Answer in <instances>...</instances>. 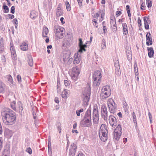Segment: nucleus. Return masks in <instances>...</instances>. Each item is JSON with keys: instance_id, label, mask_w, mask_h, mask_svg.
I'll list each match as a JSON object with an SVG mask.
<instances>
[{"instance_id": "39448f33", "label": "nucleus", "mask_w": 156, "mask_h": 156, "mask_svg": "<svg viewBox=\"0 0 156 156\" xmlns=\"http://www.w3.org/2000/svg\"><path fill=\"white\" fill-rule=\"evenodd\" d=\"M107 105L111 113H114L117 110L116 105L112 98H109L108 100Z\"/></svg>"}, {"instance_id": "49530a36", "label": "nucleus", "mask_w": 156, "mask_h": 156, "mask_svg": "<svg viewBox=\"0 0 156 156\" xmlns=\"http://www.w3.org/2000/svg\"><path fill=\"white\" fill-rule=\"evenodd\" d=\"M63 13L62 11V10L59 11H56V15L57 16H59L62 15Z\"/></svg>"}, {"instance_id": "f3484780", "label": "nucleus", "mask_w": 156, "mask_h": 156, "mask_svg": "<svg viewBox=\"0 0 156 156\" xmlns=\"http://www.w3.org/2000/svg\"><path fill=\"white\" fill-rule=\"evenodd\" d=\"M126 54L127 58L129 61L132 59V55L131 51V48L129 47H127L126 48Z\"/></svg>"}, {"instance_id": "0eeeda50", "label": "nucleus", "mask_w": 156, "mask_h": 156, "mask_svg": "<svg viewBox=\"0 0 156 156\" xmlns=\"http://www.w3.org/2000/svg\"><path fill=\"white\" fill-rule=\"evenodd\" d=\"M101 116L104 120L107 121L108 119V112L105 104L101 105Z\"/></svg>"}, {"instance_id": "4d7b16f0", "label": "nucleus", "mask_w": 156, "mask_h": 156, "mask_svg": "<svg viewBox=\"0 0 156 156\" xmlns=\"http://www.w3.org/2000/svg\"><path fill=\"white\" fill-rule=\"evenodd\" d=\"M146 6L145 5L144 3H142L141 6H140V8L141 9L144 10L145 9V8Z\"/></svg>"}, {"instance_id": "cd10ccee", "label": "nucleus", "mask_w": 156, "mask_h": 156, "mask_svg": "<svg viewBox=\"0 0 156 156\" xmlns=\"http://www.w3.org/2000/svg\"><path fill=\"white\" fill-rule=\"evenodd\" d=\"M4 42L2 38L0 39V51L2 52L4 49Z\"/></svg>"}, {"instance_id": "4c0bfd02", "label": "nucleus", "mask_w": 156, "mask_h": 156, "mask_svg": "<svg viewBox=\"0 0 156 156\" xmlns=\"http://www.w3.org/2000/svg\"><path fill=\"white\" fill-rule=\"evenodd\" d=\"M56 125L58 130L59 131V133H60L62 129L61 128V123L60 122H58L56 123Z\"/></svg>"}, {"instance_id": "a211bd4d", "label": "nucleus", "mask_w": 156, "mask_h": 156, "mask_svg": "<svg viewBox=\"0 0 156 156\" xmlns=\"http://www.w3.org/2000/svg\"><path fill=\"white\" fill-rule=\"evenodd\" d=\"M6 88V85L2 81L0 80V93H4Z\"/></svg>"}, {"instance_id": "052dcab7", "label": "nucleus", "mask_w": 156, "mask_h": 156, "mask_svg": "<svg viewBox=\"0 0 156 156\" xmlns=\"http://www.w3.org/2000/svg\"><path fill=\"white\" fill-rule=\"evenodd\" d=\"M13 23H15V25H18V21L16 19H14L13 20Z\"/></svg>"}, {"instance_id": "393cba45", "label": "nucleus", "mask_w": 156, "mask_h": 156, "mask_svg": "<svg viewBox=\"0 0 156 156\" xmlns=\"http://www.w3.org/2000/svg\"><path fill=\"white\" fill-rule=\"evenodd\" d=\"M20 48L23 51H27L28 49V44L25 42L23 43L20 45Z\"/></svg>"}, {"instance_id": "5701e85b", "label": "nucleus", "mask_w": 156, "mask_h": 156, "mask_svg": "<svg viewBox=\"0 0 156 156\" xmlns=\"http://www.w3.org/2000/svg\"><path fill=\"white\" fill-rule=\"evenodd\" d=\"M121 133H118V132L114 131L113 133V138L117 141H118L119 139Z\"/></svg>"}, {"instance_id": "a878e982", "label": "nucleus", "mask_w": 156, "mask_h": 156, "mask_svg": "<svg viewBox=\"0 0 156 156\" xmlns=\"http://www.w3.org/2000/svg\"><path fill=\"white\" fill-rule=\"evenodd\" d=\"M147 50L148 51V55L149 57H152L154 53V51L153 48L152 47L150 48H147Z\"/></svg>"}, {"instance_id": "bb28decb", "label": "nucleus", "mask_w": 156, "mask_h": 156, "mask_svg": "<svg viewBox=\"0 0 156 156\" xmlns=\"http://www.w3.org/2000/svg\"><path fill=\"white\" fill-rule=\"evenodd\" d=\"M48 33V28L46 27H44L43 28L42 32V36L43 37H47V35Z\"/></svg>"}, {"instance_id": "ddd939ff", "label": "nucleus", "mask_w": 156, "mask_h": 156, "mask_svg": "<svg viewBox=\"0 0 156 156\" xmlns=\"http://www.w3.org/2000/svg\"><path fill=\"white\" fill-rule=\"evenodd\" d=\"M80 124L83 126L90 127L91 125V119H83L80 122Z\"/></svg>"}, {"instance_id": "423d86ee", "label": "nucleus", "mask_w": 156, "mask_h": 156, "mask_svg": "<svg viewBox=\"0 0 156 156\" xmlns=\"http://www.w3.org/2000/svg\"><path fill=\"white\" fill-rule=\"evenodd\" d=\"M93 121L95 124H97L99 122V114L98 107L94 106L93 111Z\"/></svg>"}, {"instance_id": "b1692460", "label": "nucleus", "mask_w": 156, "mask_h": 156, "mask_svg": "<svg viewBox=\"0 0 156 156\" xmlns=\"http://www.w3.org/2000/svg\"><path fill=\"white\" fill-rule=\"evenodd\" d=\"M101 82L100 79H93V86L94 87H97L99 86Z\"/></svg>"}, {"instance_id": "7c9ffc66", "label": "nucleus", "mask_w": 156, "mask_h": 156, "mask_svg": "<svg viewBox=\"0 0 156 156\" xmlns=\"http://www.w3.org/2000/svg\"><path fill=\"white\" fill-rule=\"evenodd\" d=\"M28 63L30 66H32L33 65V59L32 56L30 55L28 57Z\"/></svg>"}, {"instance_id": "3c124183", "label": "nucleus", "mask_w": 156, "mask_h": 156, "mask_svg": "<svg viewBox=\"0 0 156 156\" xmlns=\"http://www.w3.org/2000/svg\"><path fill=\"white\" fill-rule=\"evenodd\" d=\"M10 50L11 52H12L13 51H16L13 44H10Z\"/></svg>"}, {"instance_id": "79ce46f5", "label": "nucleus", "mask_w": 156, "mask_h": 156, "mask_svg": "<svg viewBox=\"0 0 156 156\" xmlns=\"http://www.w3.org/2000/svg\"><path fill=\"white\" fill-rule=\"evenodd\" d=\"M66 5L67 10L69 11H70L71 10V7L68 1H66Z\"/></svg>"}, {"instance_id": "9d476101", "label": "nucleus", "mask_w": 156, "mask_h": 156, "mask_svg": "<svg viewBox=\"0 0 156 156\" xmlns=\"http://www.w3.org/2000/svg\"><path fill=\"white\" fill-rule=\"evenodd\" d=\"M109 123L112 127L115 128L117 125L116 119L114 116L110 115L109 117Z\"/></svg>"}, {"instance_id": "58836bf2", "label": "nucleus", "mask_w": 156, "mask_h": 156, "mask_svg": "<svg viewBox=\"0 0 156 156\" xmlns=\"http://www.w3.org/2000/svg\"><path fill=\"white\" fill-rule=\"evenodd\" d=\"M11 53L12 59L14 60H16L17 57L16 51H13L12 52H11Z\"/></svg>"}, {"instance_id": "c85d7f7f", "label": "nucleus", "mask_w": 156, "mask_h": 156, "mask_svg": "<svg viewBox=\"0 0 156 156\" xmlns=\"http://www.w3.org/2000/svg\"><path fill=\"white\" fill-rule=\"evenodd\" d=\"M30 16L32 19H35L37 17V13L35 11H32L30 13Z\"/></svg>"}, {"instance_id": "6ab92c4d", "label": "nucleus", "mask_w": 156, "mask_h": 156, "mask_svg": "<svg viewBox=\"0 0 156 156\" xmlns=\"http://www.w3.org/2000/svg\"><path fill=\"white\" fill-rule=\"evenodd\" d=\"M83 119H91V109L89 108L86 112Z\"/></svg>"}, {"instance_id": "37998d69", "label": "nucleus", "mask_w": 156, "mask_h": 156, "mask_svg": "<svg viewBox=\"0 0 156 156\" xmlns=\"http://www.w3.org/2000/svg\"><path fill=\"white\" fill-rule=\"evenodd\" d=\"M146 4L148 8H149L152 6V2L151 0H147Z\"/></svg>"}, {"instance_id": "2f4dec72", "label": "nucleus", "mask_w": 156, "mask_h": 156, "mask_svg": "<svg viewBox=\"0 0 156 156\" xmlns=\"http://www.w3.org/2000/svg\"><path fill=\"white\" fill-rule=\"evenodd\" d=\"M68 90H64L62 93V96L63 98H67V95L68 94Z\"/></svg>"}, {"instance_id": "bf43d9fd", "label": "nucleus", "mask_w": 156, "mask_h": 156, "mask_svg": "<svg viewBox=\"0 0 156 156\" xmlns=\"http://www.w3.org/2000/svg\"><path fill=\"white\" fill-rule=\"evenodd\" d=\"M122 13L121 11H118L116 12V16L117 17L119 16Z\"/></svg>"}, {"instance_id": "ea45409f", "label": "nucleus", "mask_w": 156, "mask_h": 156, "mask_svg": "<svg viewBox=\"0 0 156 156\" xmlns=\"http://www.w3.org/2000/svg\"><path fill=\"white\" fill-rule=\"evenodd\" d=\"M5 78L8 79V81L10 82L12 84V78L11 75H9L6 76Z\"/></svg>"}, {"instance_id": "864d4df0", "label": "nucleus", "mask_w": 156, "mask_h": 156, "mask_svg": "<svg viewBox=\"0 0 156 156\" xmlns=\"http://www.w3.org/2000/svg\"><path fill=\"white\" fill-rule=\"evenodd\" d=\"M64 83L66 87H67L69 85V82L66 80H64Z\"/></svg>"}, {"instance_id": "0e129e2a", "label": "nucleus", "mask_w": 156, "mask_h": 156, "mask_svg": "<svg viewBox=\"0 0 156 156\" xmlns=\"http://www.w3.org/2000/svg\"><path fill=\"white\" fill-rule=\"evenodd\" d=\"M141 20L140 17L138 18V23L139 24H140V26H141Z\"/></svg>"}, {"instance_id": "f257e3e1", "label": "nucleus", "mask_w": 156, "mask_h": 156, "mask_svg": "<svg viewBox=\"0 0 156 156\" xmlns=\"http://www.w3.org/2000/svg\"><path fill=\"white\" fill-rule=\"evenodd\" d=\"M1 116L3 123L6 125H12L16 121V116L15 113L9 108L2 109Z\"/></svg>"}, {"instance_id": "5fc2aeb1", "label": "nucleus", "mask_w": 156, "mask_h": 156, "mask_svg": "<svg viewBox=\"0 0 156 156\" xmlns=\"http://www.w3.org/2000/svg\"><path fill=\"white\" fill-rule=\"evenodd\" d=\"M15 7L14 6H12L11 9V13L14 14L15 13Z\"/></svg>"}, {"instance_id": "603ef678", "label": "nucleus", "mask_w": 156, "mask_h": 156, "mask_svg": "<svg viewBox=\"0 0 156 156\" xmlns=\"http://www.w3.org/2000/svg\"><path fill=\"white\" fill-rule=\"evenodd\" d=\"M26 151L30 154H32V151L30 147L27 148L26 150Z\"/></svg>"}, {"instance_id": "72a5a7b5", "label": "nucleus", "mask_w": 156, "mask_h": 156, "mask_svg": "<svg viewBox=\"0 0 156 156\" xmlns=\"http://www.w3.org/2000/svg\"><path fill=\"white\" fill-rule=\"evenodd\" d=\"M16 103L15 101H13L10 103V107L11 108L15 111H16Z\"/></svg>"}, {"instance_id": "4468645a", "label": "nucleus", "mask_w": 156, "mask_h": 156, "mask_svg": "<svg viewBox=\"0 0 156 156\" xmlns=\"http://www.w3.org/2000/svg\"><path fill=\"white\" fill-rule=\"evenodd\" d=\"M81 54L80 52H79V51L77 53L75 54L74 56V60L73 62L74 64H77L80 62L81 60L80 54Z\"/></svg>"}, {"instance_id": "6e6552de", "label": "nucleus", "mask_w": 156, "mask_h": 156, "mask_svg": "<svg viewBox=\"0 0 156 156\" xmlns=\"http://www.w3.org/2000/svg\"><path fill=\"white\" fill-rule=\"evenodd\" d=\"M90 91L88 89H87L86 90L84 91L83 93V95L82 96V98L85 104H88V103L90 99Z\"/></svg>"}, {"instance_id": "338daca9", "label": "nucleus", "mask_w": 156, "mask_h": 156, "mask_svg": "<svg viewBox=\"0 0 156 156\" xmlns=\"http://www.w3.org/2000/svg\"><path fill=\"white\" fill-rule=\"evenodd\" d=\"M55 102L57 103H58L59 102V101L58 100V99L57 97H55Z\"/></svg>"}, {"instance_id": "e433bc0d", "label": "nucleus", "mask_w": 156, "mask_h": 156, "mask_svg": "<svg viewBox=\"0 0 156 156\" xmlns=\"http://www.w3.org/2000/svg\"><path fill=\"white\" fill-rule=\"evenodd\" d=\"M123 106L125 112L127 111L129 108V106L126 101L123 103Z\"/></svg>"}, {"instance_id": "c03bdc74", "label": "nucleus", "mask_w": 156, "mask_h": 156, "mask_svg": "<svg viewBox=\"0 0 156 156\" xmlns=\"http://www.w3.org/2000/svg\"><path fill=\"white\" fill-rule=\"evenodd\" d=\"M48 152H49V154L50 152H51V144L50 139L49 140H48Z\"/></svg>"}, {"instance_id": "412c9836", "label": "nucleus", "mask_w": 156, "mask_h": 156, "mask_svg": "<svg viewBox=\"0 0 156 156\" xmlns=\"http://www.w3.org/2000/svg\"><path fill=\"white\" fill-rule=\"evenodd\" d=\"M117 63L115 62V66L116 67L115 69V73L118 76L120 75L121 74L120 68L119 65V62L117 61Z\"/></svg>"}, {"instance_id": "a19ab883", "label": "nucleus", "mask_w": 156, "mask_h": 156, "mask_svg": "<svg viewBox=\"0 0 156 156\" xmlns=\"http://www.w3.org/2000/svg\"><path fill=\"white\" fill-rule=\"evenodd\" d=\"M132 115L133 117V122H134V123H136V125H135V126H137L136 116L134 112H133V113L132 114Z\"/></svg>"}, {"instance_id": "dca6fc26", "label": "nucleus", "mask_w": 156, "mask_h": 156, "mask_svg": "<svg viewBox=\"0 0 156 156\" xmlns=\"http://www.w3.org/2000/svg\"><path fill=\"white\" fill-rule=\"evenodd\" d=\"M149 16H145L143 17L144 21L145 28L148 30L149 28V23H151V21L149 18Z\"/></svg>"}, {"instance_id": "f704fd0d", "label": "nucleus", "mask_w": 156, "mask_h": 156, "mask_svg": "<svg viewBox=\"0 0 156 156\" xmlns=\"http://www.w3.org/2000/svg\"><path fill=\"white\" fill-rule=\"evenodd\" d=\"M134 70L135 74V75H138V68L136 63L134 64Z\"/></svg>"}, {"instance_id": "680f3d73", "label": "nucleus", "mask_w": 156, "mask_h": 156, "mask_svg": "<svg viewBox=\"0 0 156 156\" xmlns=\"http://www.w3.org/2000/svg\"><path fill=\"white\" fill-rule=\"evenodd\" d=\"M73 59L72 58H70L69 60L67 62V63L68 64H70L72 63Z\"/></svg>"}, {"instance_id": "20e7f679", "label": "nucleus", "mask_w": 156, "mask_h": 156, "mask_svg": "<svg viewBox=\"0 0 156 156\" xmlns=\"http://www.w3.org/2000/svg\"><path fill=\"white\" fill-rule=\"evenodd\" d=\"M101 92V96L102 99H105L108 98L111 94L109 87L107 86L103 87Z\"/></svg>"}, {"instance_id": "774afa93", "label": "nucleus", "mask_w": 156, "mask_h": 156, "mask_svg": "<svg viewBox=\"0 0 156 156\" xmlns=\"http://www.w3.org/2000/svg\"><path fill=\"white\" fill-rule=\"evenodd\" d=\"M64 19L63 17H61L60 19L61 22L62 24H64L65 23V22L63 21Z\"/></svg>"}, {"instance_id": "473e14b6", "label": "nucleus", "mask_w": 156, "mask_h": 156, "mask_svg": "<svg viewBox=\"0 0 156 156\" xmlns=\"http://www.w3.org/2000/svg\"><path fill=\"white\" fill-rule=\"evenodd\" d=\"M111 25H113L112 27V31L113 32H115L117 30V27L116 26V23L115 21L111 22Z\"/></svg>"}, {"instance_id": "de8ad7c7", "label": "nucleus", "mask_w": 156, "mask_h": 156, "mask_svg": "<svg viewBox=\"0 0 156 156\" xmlns=\"http://www.w3.org/2000/svg\"><path fill=\"white\" fill-rule=\"evenodd\" d=\"M105 48V40H103L102 41L101 48L102 49H104Z\"/></svg>"}, {"instance_id": "f8f14e48", "label": "nucleus", "mask_w": 156, "mask_h": 156, "mask_svg": "<svg viewBox=\"0 0 156 156\" xmlns=\"http://www.w3.org/2000/svg\"><path fill=\"white\" fill-rule=\"evenodd\" d=\"M79 46L80 49L78 51H79V52H80V53H81L83 51H86V50L85 48L87 47L86 45L87 43H86V44H83L82 40L80 38H79Z\"/></svg>"}, {"instance_id": "f03ea898", "label": "nucleus", "mask_w": 156, "mask_h": 156, "mask_svg": "<svg viewBox=\"0 0 156 156\" xmlns=\"http://www.w3.org/2000/svg\"><path fill=\"white\" fill-rule=\"evenodd\" d=\"M108 129L107 126L105 124H102L99 130V135L101 140L105 141L108 139Z\"/></svg>"}, {"instance_id": "aec40b11", "label": "nucleus", "mask_w": 156, "mask_h": 156, "mask_svg": "<svg viewBox=\"0 0 156 156\" xmlns=\"http://www.w3.org/2000/svg\"><path fill=\"white\" fill-rule=\"evenodd\" d=\"M122 26L123 27L122 30L124 36H125V37L127 38V35L128 34L127 24L126 23H123Z\"/></svg>"}, {"instance_id": "4be33fe9", "label": "nucleus", "mask_w": 156, "mask_h": 156, "mask_svg": "<svg viewBox=\"0 0 156 156\" xmlns=\"http://www.w3.org/2000/svg\"><path fill=\"white\" fill-rule=\"evenodd\" d=\"M101 73L100 71H97L94 73L93 75V78L94 79H96L98 80H101Z\"/></svg>"}, {"instance_id": "1a4fd4ad", "label": "nucleus", "mask_w": 156, "mask_h": 156, "mask_svg": "<svg viewBox=\"0 0 156 156\" xmlns=\"http://www.w3.org/2000/svg\"><path fill=\"white\" fill-rule=\"evenodd\" d=\"M80 71L79 68L77 67H73L72 69V78L74 80L77 79L78 76L80 74Z\"/></svg>"}, {"instance_id": "e2e57ef3", "label": "nucleus", "mask_w": 156, "mask_h": 156, "mask_svg": "<svg viewBox=\"0 0 156 156\" xmlns=\"http://www.w3.org/2000/svg\"><path fill=\"white\" fill-rule=\"evenodd\" d=\"M8 17H9V19H12L14 17V16L13 15L9 14L8 15Z\"/></svg>"}, {"instance_id": "6e6d98bb", "label": "nucleus", "mask_w": 156, "mask_h": 156, "mask_svg": "<svg viewBox=\"0 0 156 156\" xmlns=\"http://www.w3.org/2000/svg\"><path fill=\"white\" fill-rule=\"evenodd\" d=\"M103 32L104 33V34L107 33V29L106 28V26H103Z\"/></svg>"}, {"instance_id": "2eb2a0df", "label": "nucleus", "mask_w": 156, "mask_h": 156, "mask_svg": "<svg viewBox=\"0 0 156 156\" xmlns=\"http://www.w3.org/2000/svg\"><path fill=\"white\" fill-rule=\"evenodd\" d=\"M146 44L147 45H151L153 42L151 38V35L150 33H148L146 35Z\"/></svg>"}, {"instance_id": "8fccbe9b", "label": "nucleus", "mask_w": 156, "mask_h": 156, "mask_svg": "<svg viewBox=\"0 0 156 156\" xmlns=\"http://www.w3.org/2000/svg\"><path fill=\"white\" fill-rule=\"evenodd\" d=\"M78 2V4L79 5V6L80 7L82 8V7L83 5H82V2L83 0H77Z\"/></svg>"}, {"instance_id": "a18cd8bd", "label": "nucleus", "mask_w": 156, "mask_h": 156, "mask_svg": "<svg viewBox=\"0 0 156 156\" xmlns=\"http://www.w3.org/2000/svg\"><path fill=\"white\" fill-rule=\"evenodd\" d=\"M3 9L5 10L4 12L8 13L9 12V8L7 5H3Z\"/></svg>"}, {"instance_id": "69168bd1", "label": "nucleus", "mask_w": 156, "mask_h": 156, "mask_svg": "<svg viewBox=\"0 0 156 156\" xmlns=\"http://www.w3.org/2000/svg\"><path fill=\"white\" fill-rule=\"evenodd\" d=\"M148 116L149 117V118L150 122H151V119H152V116H151V114L150 113V112H149V113H148Z\"/></svg>"}, {"instance_id": "9b49d317", "label": "nucleus", "mask_w": 156, "mask_h": 156, "mask_svg": "<svg viewBox=\"0 0 156 156\" xmlns=\"http://www.w3.org/2000/svg\"><path fill=\"white\" fill-rule=\"evenodd\" d=\"M76 148L77 147L76 144L73 143L71 144L70 147L69 152V156H74L75 155Z\"/></svg>"}, {"instance_id": "c756f323", "label": "nucleus", "mask_w": 156, "mask_h": 156, "mask_svg": "<svg viewBox=\"0 0 156 156\" xmlns=\"http://www.w3.org/2000/svg\"><path fill=\"white\" fill-rule=\"evenodd\" d=\"M17 105L18 107H17V108H19V112L21 113L23 109V108L22 104L21 101H19L17 103Z\"/></svg>"}, {"instance_id": "c9c22d12", "label": "nucleus", "mask_w": 156, "mask_h": 156, "mask_svg": "<svg viewBox=\"0 0 156 156\" xmlns=\"http://www.w3.org/2000/svg\"><path fill=\"white\" fill-rule=\"evenodd\" d=\"M122 128L120 125H118L115 129L114 131L118 132V133H122Z\"/></svg>"}, {"instance_id": "09e8293b", "label": "nucleus", "mask_w": 156, "mask_h": 156, "mask_svg": "<svg viewBox=\"0 0 156 156\" xmlns=\"http://www.w3.org/2000/svg\"><path fill=\"white\" fill-rule=\"evenodd\" d=\"M92 23H93V25L94 27L96 28H97L98 27V23L95 19H94L92 20Z\"/></svg>"}, {"instance_id": "13d9d810", "label": "nucleus", "mask_w": 156, "mask_h": 156, "mask_svg": "<svg viewBox=\"0 0 156 156\" xmlns=\"http://www.w3.org/2000/svg\"><path fill=\"white\" fill-rule=\"evenodd\" d=\"M17 78L19 82H21V76L19 75H17Z\"/></svg>"}, {"instance_id": "7ed1b4c3", "label": "nucleus", "mask_w": 156, "mask_h": 156, "mask_svg": "<svg viewBox=\"0 0 156 156\" xmlns=\"http://www.w3.org/2000/svg\"><path fill=\"white\" fill-rule=\"evenodd\" d=\"M54 29L55 37L59 39L62 38L64 34V29L59 26H55Z\"/></svg>"}]
</instances>
